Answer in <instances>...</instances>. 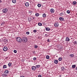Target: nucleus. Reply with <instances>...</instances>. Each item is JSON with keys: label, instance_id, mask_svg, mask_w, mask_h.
<instances>
[{"label": "nucleus", "instance_id": "nucleus-11", "mask_svg": "<svg viewBox=\"0 0 77 77\" xmlns=\"http://www.w3.org/2000/svg\"><path fill=\"white\" fill-rule=\"evenodd\" d=\"M65 67H61V70L62 71H63L65 69Z\"/></svg>", "mask_w": 77, "mask_h": 77}, {"label": "nucleus", "instance_id": "nucleus-10", "mask_svg": "<svg viewBox=\"0 0 77 77\" xmlns=\"http://www.w3.org/2000/svg\"><path fill=\"white\" fill-rule=\"evenodd\" d=\"M70 40V39L69 38H68V37H67L66 38V41H69V40Z\"/></svg>", "mask_w": 77, "mask_h": 77}, {"label": "nucleus", "instance_id": "nucleus-20", "mask_svg": "<svg viewBox=\"0 0 77 77\" xmlns=\"http://www.w3.org/2000/svg\"><path fill=\"white\" fill-rule=\"evenodd\" d=\"M46 58L47 59H49L50 58V56L48 55H47L46 56Z\"/></svg>", "mask_w": 77, "mask_h": 77}, {"label": "nucleus", "instance_id": "nucleus-35", "mask_svg": "<svg viewBox=\"0 0 77 77\" xmlns=\"http://www.w3.org/2000/svg\"><path fill=\"white\" fill-rule=\"evenodd\" d=\"M36 32H37V31H36V30L35 29L33 30V32L34 33H36Z\"/></svg>", "mask_w": 77, "mask_h": 77}, {"label": "nucleus", "instance_id": "nucleus-36", "mask_svg": "<svg viewBox=\"0 0 77 77\" xmlns=\"http://www.w3.org/2000/svg\"><path fill=\"white\" fill-rule=\"evenodd\" d=\"M36 60V58L35 57H34L33 58V60Z\"/></svg>", "mask_w": 77, "mask_h": 77}, {"label": "nucleus", "instance_id": "nucleus-28", "mask_svg": "<svg viewBox=\"0 0 77 77\" xmlns=\"http://www.w3.org/2000/svg\"><path fill=\"white\" fill-rule=\"evenodd\" d=\"M70 56H71V57H74V55L72 54H71L70 55Z\"/></svg>", "mask_w": 77, "mask_h": 77}, {"label": "nucleus", "instance_id": "nucleus-43", "mask_svg": "<svg viewBox=\"0 0 77 77\" xmlns=\"http://www.w3.org/2000/svg\"><path fill=\"white\" fill-rule=\"evenodd\" d=\"M48 42H50V40L48 39Z\"/></svg>", "mask_w": 77, "mask_h": 77}, {"label": "nucleus", "instance_id": "nucleus-17", "mask_svg": "<svg viewBox=\"0 0 77 77\" xmlns=\"http://www.w3.org/2000/svg\"><path fill=\"white\" fill-rule=\"evenodd\" d=\"M59 19L60 21H63V17H60L59 18Z\"/></svg>", "mask_w": 77, "mask_h": 77}, {"label": "nucleus", "instance_id": "nucleus-48", "mask_svg": "<svg viewBox=\"0 0 77 77\" xmlns=\"http://www.w3.org/2000/svg\"><path fill=\"white\" fill-rule=\"evenodd\" d=\"M42 0L43 1V0Z\"/></svg>", "mask_w": 77, "mask_h": 77}, {"label": "nucleus", "instance_id": "nucleus-6", "mask_svg": "<svg viewBox=\"0 0 77 77\" xmlns=\"http://www.w3.org/2000/svg\"><path fill=\"white\" fill-rule=\"evenodd\" d=\"M32 69V71H35L36 69V67L35 66H33L31 68Z\"/></svg>", "mask_w": 77, "mask_h": 77}, {"label": "nucleus", "instance_id": "nucleus-2", "mask_svg": "<svg viewBox=\"0 0 77 77\" xmlns=\"http://www.w3.org/2000/svg\"><path fill=\"white\" fill-rule=\"evenodd\" d=\"M17 41L19 43H21V42L22 41V38L21 39L20 37H17L16 38Z\"/></svg>", "mask_w": 77, "mask_h": 77}, {"label": "nucleus", "instance_id": "nucleus-47", "mask_svg": "<svg viewBox=\"0 0 77 77\" xmlns=\"http://www.w3.org/2000/svg\"><path fill=\"white\" fill-rule=\"evenodd\" d=\"M35 51H34L33 52L34 53H35Z\"/></svg>", "mask_w": 77, "mask_h": 77}, {"label": "nucleus", "instance_id": "nucleus-14", "mask_svg": "<svg viewBox=\"0 0 77 77\" xmlns=\"http://www.w3.org/2000/svg\"><path fill=\"white\" fill-rule=\"evenodd\" d=\"M46 30H47V31H50V28L48 27L47 28H45Z\"/></svg>", "mask_w": 77, "mask_h": 77}, {"label": "nucleus", "instance_id": "nucleus-34", "mask_svg": "<svg viewBox=\"0 0 77 77\" xmlns=\"http://www.w3.org/2000/svg\"><path fill=\"white\" fill-rule=\"evenodd\" d=\"M14 53H17V51L16 50H14Z\"/></svg>", "mask_w": 77, "mask_h": 77}, {"label": "nucleus", "instance_id": "nucleus-38", "mask_svg": "<svg viewBox=\"0 0 77 77\" xmlns=\"http://www.w3.org/2000/svg\"><path fill=\"white\" fill-rule=\"evenodd\" d=\"M34 48H38V46L37 45H35Z\"/></svg>", "mask_w": 77, "mask_h": 77}, {"label": "nucleus", "instance_id": "nucleus-19", "mask_svg": "<svg viewBox=\"0 0 77 77\" xmlns=\"http://www.w3.org/2000/svg\"><path fill=\"white\" fill-rule=\"evenodd\" d=\"M42 16L44 18H45V17H46V14H42Z\"/></svg>", "mask_w": 77, "mask_h": 77}, {"label": "nucleus", "instance_id": "nucleus-15", "mask_svg": "<svg viewBox=\"0 0 77 77\" xmlns=\"http://www.w3.org/2000/svg\"><path fill=\"white\" fill-rule=\"evenodd\" d=\"M40 65H36L35 66V67L36 68H39V67H40Z\"/></svg>", "mask_w": 77, "mask_h": 77}, {"label": "nucleus", "instance_id": "nucleus-18", "mask_svg": "<svg viewBox=\"0 0 77 77\" xmlns=\"http://www.w3.org/2000/svg\"><path fill=\"white\" fill-rule=\"evenodd\" d=\"M5 74H8L9 73V71L8 70H5Z\"/></svg>", "mask_w": 77, "mask_h": 77}, {"label": "nucleus", "instance_id": "nucleus-24", "mask_svg": "<svg viewBox=\"0 0 77 77\" xmlns=\"http://www.w3.org/2000/svg\"><path fill=\"white\" fill-rule=\"evenodd\" d=\"M77 3V2L76 1H74L73 2V5H76Z\"/></svg>", "mask_w": 77, "mask_h": 77}, {"label": "nucleus", "instance_id": "nucleus-41", "mask_svg": "<svg viewBox=\"0 0 77 77\" xmlns=\"http://www.w3.org/2000/svg\"><path fill=\"white\" fill-rule=\"evenodd\" d=\"M29 14H31L32 13V11H29Z\"/></svg>", "mask_w": 77, "mask_h": 77}, {"label": "nucleus", "instance_id": "nucleus-1", "mask_svg": "<svg viewBox=\"0 0 77 77\" xmlns=\"http://www.w3.org/2000/svg\"><path fill=\"white\" fill-rule=\"evenodd\" d=\"M22 39L23 42L24 43H26L27 41V38L26 37H23L22 38Z\"/></svg>", "mask_w": 77, "mask_h": 77}, {"label": "nucleus", "instance_id": "nucleus-33", "mask_svg": "<svg viewBox=\"0 0 77 77\" xmlns=\"http://www.w3.org/2000/svg\"><path fill=\"white\" fill-rule=\"evenodd\" d=\"M66 12L67 14H69L70 13V11L69 10H68Z\"/></svg>", "mask_w": 77, "mask_h": 77}, {"label": "nucleus", "instance_id": "nucleus-23", "mask_svg": "<svg viewBox=\"0 0 77 77\" xmlns=\"http://www.w3.org/2000/svg\"><path fill=\"white\" fill-rule=\"evenodd\" d=\"M35 15L36 17H38V16H39V13H36Z\"/></svg>", "mask_w": 77, "mask_h": 77}, {"label": "nucleus", "instance_id": "nucleus-7", "mask_svg": "<svg viewBox=\"0 0 77 77\" xmlns=\"http://www.w3.org/2000/svg\"><path fill=\"white\" fill-rule=\"evenodd\" d=\"M50 11L51 13H54V10L53 8H51L50 10Z\"/></svg>", "mask_w": 77, "mask_h": 77}, {"label": "nucleus", "instance_id": "nucleus-42", "mask_svg": "<svg viewBox=\"0 0 77 77\" xmlns=\"http://www.w3.org/2000/svg\"><path fill=\"white\" fill-rule=\"evenodd\" d=\"M30 19L32 21V18H30Z\"/></svg>", "mask_w": 77, "mask_h": 77}, {"label": "nucleus", "instance_id": "nucleus-3", "mask_svg": "<svg viewBox=\"0 0 77 77\" xmlns=\"http://www.w3.org/2000/svg\"><path fill=\"white\" fill-rule=\"evenodd\" d=\"M59 23L58 22H56L54 24V26L56 27H59Z\"/></svg>", "mask_w": 77, "mask_h": 77}, {"label": "nucleus", "instance_id": "nucleus-37", "mask_svg": "<svg viewBox=\"0 0 77 77\" xmlns=\"http://www.w3.org/2000/svg\"><path fill=\"white\" fill-rule=\"evenodd\" d=\"M29 33H30V32H26V34L27 35H29Z\"/></svg>", "mask_w": 77, "mask_h": 77}, {"label": "nucleus", "instance_id": "nucleus-44", "mask_svg": "<svg viewBox=\"0 0 77 77\" xmlns=\"http://www.w3.org/2000/svg\"><path fill=\"white\" fill-rule=\"evenodd\" d=\"M32 18H33V19H35V17H32Z\"/></svg>", "mask_w": 77, "mask_h": 77}, {"label": "nucleus", "instance_id": "nucleus-40", "mask_svg": "<svg viewBox=\"0 0 77 77\" xmlns=\"http://www.w3.org/2000/svg\"><path fill=\"white\" fill-rule=\"evenodd\" d=\"M28 21H29V22L30 21H31L32 20H30V18H29L28 19Z\"/></svg>", "mask_w": 77, "mask_h": 77}, {"label": "nucleus", "instance_id": "nucleus-12", "mask_svg": "<svg viewBox=\"0 0 77 77\" xmlns=\"http://www.w3.org/2000/svg\"><path fill=\"white\" fill-rule=\"evenodd\" d=\"M2 77H6L8 75L7 74H3L2 75Z\"/></svg>", "mask_w": 77, "mask_h": 77}, {"label": "nucleus", "instance_id": "nucleus-29", "mask_svg": "<svg viewBox=\"0 0 77 77\" xmlns=\"http://www.w3.org/2000/svg\"><path fill=\"white\" fill-rule=\"evenodd\" d=\"M5 24V22H3L1 24V26H3V25Z\"/></svg>", "mask_w": 77, "mask_h": 77}, {"label": "nucleus", "instance_id": "nucleus-39", "mask_svg": "<svg viewBox=\"0 0 77 77\" xmlns=\"http://www.w3.org/2000/svg\"><path fill=\"white\" fill-rule=\"evenodd\" d=\"M38 77H42V75H39L38 76Z\"/></svg>", "mask_w": 77, "mask_h": 77}, {"label": "nucleus", "instance_id": "nucleus-27", "mask_svg": "<svg viewBox=\"0 0 77 77\" xmlns=\"http://www.w3.org/2000/svg\"><path fill=\"white\" fill-rule=\"evenodd\" d=\"M38 6L39 8H40L41 6V5L40 4H38Z\"/></svg>", "mask_w": 77, "mask_h": 77}, {"label": "nucleus", "instance_id": "nucleus-16", "mask_svg": "<svg viewBox=\"0 0 77 77\" xmlns=\"http://www.w3.org/2000/svg\"><path fill=\"white\" fill-rule=\"evenodd\" d=\"M12 63L11 62H10L8 64V66L9 67H10L11 66V65H12Z\"/></svg>", "mask_w": 77, "mask_h": 77}, {"label": "nucleus", "instance_id": "nucleus-13", "mask_svg": "<svg viewBox=\"0 0 77 77\" xmlns=\"http://www.w3.org/2000/svg\"><path fill=\"white\" fill-rule=\"evenodd\" d=\"M11 0L13 3H16V2H17V1H16V0Z\"/></svg>", "mask_w": 77, "mask_h": 77}, {"label": "nucleus", "instance_id": "nucleus-46", "mask_svg": "<svg viewBox=\"0 0 77 77\" xmlns=\"http://www.w3.org/2000/svg\"><path fill=\"white\" fill-rule=\"evenodd\" d=\"M47 34H45V36H47Z\"/></svg>", "mask_w": 77, "mask_h": 77}, {"label": "nucleus", "instance_id": "nucleus-26", "mask_svg": "<svg viewBox=\"0 0 77 77\" xmlns=\"http://www.w3.org/2000/svg\"><path fill=\"white\" fill-rule=\"evenodd\" d=\"M58 60L59 61H61L62 60V58L61 57H60L59 58Z\"/></svg>", "mask_w": 77, "mask_h": 77}, {"label": "nucleus", "instance_id": "nucleus-25", "mask_svg": "<svg viewBox=\"0 0 77 77\" xmlns=\"http://www.w3.org/2000/svg\"><path fill=\"white\" fill-rule=\"evenodd\" d=\"M63 13H62L60 14V16H62V15H63Z\"/></svg>", "mask_w": 77, "mask_h": 77}, {"label": "nucleus", "instance_id": "nucleus-22", "mask_svg": "<svg viewBox=\"0 0 77 77\" xmlns=\"http://www.w3.org/2000/svg\"><path fill=\"white\" fill-rule=\"evenodd\" d=\"M75 66H76L75 65H72V68H75Z\"/></svg>", "mask_w": 77, "mask_h": 77}, {"label": "nucleus", "instance_id": "nucleus-31", "mask_svg": "<svg viewBox=\"0 0 77 77\" xmlns=\"http://www.w3.org/2000/svg\"><path fill=\"white\" fill-rule=\"evenodd\" d=\"M73 42V44L74 45H75V44H77V42H76V41H75V42Z\"/></svg>", "mask_w": 77, "mask_h": 77}, {"label": "nucleus", "instance_id": "nucleus-4", "mask_svg": "<svg viewBox=\"0 0 77 77\" xmlns=\"http://www.w3.org/2000/svg\"><path fill=\"white\" fill-rule=\"evenodd\" d=\"M3 51H7L8 50V47L6 46H4V48H3Z\"/></svg>", "mask_w": 77, "mask_h": 77}, {"label": "nucleus", "instance_id": "nucleus-45", "mask_svg": "<svg viewBox=\"0 0 77 77\" xmlns=\"http://www.w3.org/2000/svg\"><path fill=\"white\" fill-rule=\"evenodd\" d=\"M0 3H2V1L1 0L0 1Z\"/></svg>", "mask_w": 77, "mask_h": 77}, {"label": "nucleus", "instance_id": "nucleus-32", "mask_svg": "<svg viewBox=\"0 0 77 77\" xmlns=\"http://www.w3.org/2000/svg\"><path fill=\"white\" fill-rule=\"evenodd\" d=\"M3 41L4 42H5L6 41V39L5 38H2Z\"/></svg>", "mask_w": 77, "mask_h": 77}, {"label": "nucleus", "instance_id": "nucleus-30", "mask_svg": "<svg viewBox=\"0 0 77 77\" xmlns=\"http://www.w3.org/2000/svg\"><path fill=\"white\" fill-rule=\"evenodd\" d=\"M6 65H4L3 66V68H6Z\"/></svg>", "mask_w": 77, "mask_h": 77}, {"label": "nucleus", "instance_id": "nucleus-9", "mask_svg": "<svg viewBox=\"0 0 77 77\" xmlns=\"http://www.w3.org/2000/svg\"><path fill=\"white\" fill-rule=\"evenodd\" d=\"M25 5L26 6V7H28V6H29V2H26L25 4Z\"/></svg>", "mask_w": 77, "mask_h": 77}, {"label": "nucleus", "instance_id": "nucleus-21", "mask_svg": "<svg viewBox=\"0 0 77 77\" xmlns=\"http://www.w3.org/2000/svg\"><path fill=\"white\" fill-rule=\"evenodd\" d=\"M38 25L39 26H41L42 25V24L41 23H38Z\"/></svg>", "mask_w": 77, "mask_h": 77}, {"label": "nucleus", "instance_id": "nucleus-8", "mask_svg": "<svg viewBox=\"0 0 77 77\" xmlns=\"http://www.w3.org/2000/svg\"><path fill=\"white\" fill-rule=\"evenodd\" d=\"M54 63L55 64H57L58 63V60H55L54 61Z\"/></svg>", "mask_w": 77, "mask_h": 77}, {"label": "nucleus", "instance_id": "nucleus-5", "mask_svg": "<svg viewBox=\"0 0 77 77\" xmlns=\"http://www.w3.org/2000/svg\"><path fill=\"white\" fill-rule=\"evenodd\" d=\"M8 11V9L7 8H5L3 9L2 11V12L3 13H6V12H7Z\"/></svg>", "mask_w": 77, "mask_h": 77}]
</instances>
